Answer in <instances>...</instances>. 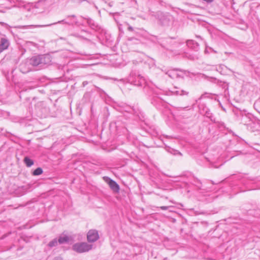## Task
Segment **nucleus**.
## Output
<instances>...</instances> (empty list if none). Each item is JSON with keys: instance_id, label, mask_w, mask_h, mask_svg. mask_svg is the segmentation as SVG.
<instances>
[{"instance_id": "6e6552de", "label": "nucleus", "mask_w": 260, "mask_h": 260, "mask_svg": "<svg viewBox=\"0 0 260 260\" xmlns=\"http://www.w3.org/2000/svg\"><path fill=\"white\" fill-rule=\"evenodd\" d=\"M43 173V170L41 168H38L36 170H35L32 173L33 175L37 176L42 174Z\"/></svg>"}, {"instance_id": "9b49d317", "label": "nucleus", "mask_w": 260, "mask_h": 260, "mask_svg": "<svg viewBox=\"0 0 260 260\" xmlns=\"http://www.w3.org/2000/svg\"><path fill=\"white\" fill-rule=\"evenodd\" d=\"M204 1H206V2L209 3L213 1V0H204Z\"/></svg>"}, {"instance_id": "0eeeda50", "label": "nucleus", "mask_w": 260, "mask_h": 260, "mask_svg": "<svg viewBox=\"0 0 260 260\" xmlns=\"http://www.w3.org/2000/svg\"><path fill=\"white\" fill-rule=\"evenodd\" d=\"M24 161L26 165L28 167L31 166L34 164L33 160L28 158V157H24Z\"/></svg>"}, {"instance_id": "423d86ee", "label": "nucleus", "mask_w": 260, "mask_h": 260, "mask_svg": "<svg viewBox=\"0 0 260 260\" xmlns=\"http://www.w3.org/2000/svg\"><path fill=\"white\" fill-rule=\"evenodd\" d=\"M70 240V238L67 236L59 237L58 242L60 244L68 242Z\"/></svg>"}, {"instance_id": "f257e3e1", "label": "nucleus", "mask_w": 260, "mask_h": 260, "mask_svg": "<svg viewBox=\"0 0 260 260\" xmlns=\"http://www.w3.org/2000/svg\"><path fill=\"white\" fill-rule=\"evenodd\" d=\"M92 248V245L85 242L78 243L74 244L73 249L78 253H83L88 251Z\"/></svg>"}, {"instance_id": "7ed1b4c3", "label": "nucleus", "mask_w": 260, "mask_h": 260, "mask_svg": "<svg viewBox=\"0 0 260 260\" xmlns=\"http://www.w3.org/2000/svg\"><path fill=\"white\" fill-rule=\"evenodd\" d=\"M99 238V235L98 231L94 230H90L88 231L87 235V239L88 242H93Z\"/></svg>"}, {"instance_id": "9d476101", "label": "nucleus", "mask_w": 260, "mask_h": 260, "mask_svg": "<svg viewBox=\"0 0 260 260\" xmlns=\"http://www.w3.org/2000/svg\"><path fill=\"white\" fill-rule=\"evenodd\" d=\"M161 208L163 210H166L168 209L167 207H165V206H162V207H161Z\"/></svg>"}, {"instance_id": "1a4fd4ad", "label": "nucleus", "mask_w": 260, "mask_h": 260, "mask_svg": "<svg viewBox=\"0 0 260 260\" xmlns=\"http://www.w3.org/2000/svg\"><path fill=\"white\" fill-rule=\"evenodd\" d=\"M56 244H57L56 241H53L49 243V246H53L56 245Z\"/></svg>"}, {"instance_id": "f03ea898", "label": "nucleus", "mask_w": 260, "mask_h": 260, "mask_svg": "<svg viewBox=\"0 0 260 260\" xmlns=\"http://www.w3.org/2000/svg\"><path fill=\"white\" fill-rule=\"evenodd\" d=\"M46 59H49V57L45 55L34 56L30 59V63L32 65L37 66L42 63H45Z\"/></svg>"}, {"instance_id": "20e7f679", "label": "nucleus", "mask_w": 260, "mask_h": 260, "mask_svg": "<svg viewBox=\"0 0 260 260\" xmlns=\"http://www.w3.org/2000/svg\"><path fill=\"white\" fill-rule=\"evenodd\" d=\"M108 184L110 186V188L115 192H118L119 190V186L116 182L112 180H109L108 182Z\"/></svg>"}, {"instance_id": "39448f33", "label": "nucleus", "mask_w": 260, "mask_h": 260, "mask_svg": "<svg viewBox=\"0 0 260 260\" xmlns=\"http://www.w3.org/2000/svg\"><path fill=\"white\" fill-rule=\"evenodd\" d=\"M9 46V43L5 39H2L0 44V53L6 49Z\"/></svg>"}]
</instances>
